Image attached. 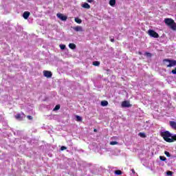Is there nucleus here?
<instances>
[{
    "label": "nucleus",
    "mask_w": 176,
    "mask_h": 176,
    "mask_svg": "<svg viewBox=\"0 0 176 176\" xmlns=\"http://www.w3.org/2000/svg\"><path fill=\"white\" fill-rule=\"evenodd\" d=\"M14 118L16 119V120H23V118H21V114L20 113L15 115Z\"/></svg>",
    "instance_id": "obj_13"
},
{
    "label": "nucleus",
    "mask_w": 176,
    "mask_h": 176,
    "mask_svg": "<svg viewBox=\"0 0 176 176\" xmlns=\"http://www.w3.org/2000/svg\"><path fill=\"white\" fill-rule=\"evenodd\" d=\"M82 8H84V9H90V5L87 3H84L82 5Z\"/></svg>",
    "instance_id": "obj_11"
},
{
    "label": "nucleus",
    "mask_w": 176,
    "mask_h": 176,
    "mask_svg": "<svg viewBox=\"0 0 176 176\" xmlns=\"http://www.w3.org/2000/svg\"><path fill=\"white\" fill-rule=\"evenodd\" d=\"M30 14H31V13H30V12L25 11L23 12V19H25V20H27L28 19V17H30Z\"/></svg>",
    "instance_id": "obj_9"
},
{
    "label": "nucleus",
    "mask_w": 176,
    "mask_h": 176,
    "mask_svg": "<svg viewBox=\"0 0 176 176\" xmlns=\"http://www.w3.org/2000/svg\"><path fill=\"white\" fill-rule=\"evenodd\" d=\"M131 171H132L133 174H135V170H134V169H131Z\"/></svg>",
    "instance_id": "obj_32"
},
{
    "label": "nucleus",
    "mask_w": 176,
    "mask_h": 176,
    "mask_svg": "<svg viewBox=\"0 0 176 176\" xmlns=\"http://www.w3.org/2000/svg\"><path fill=\"white\" fill-rule=\"evenodd\" d=\"M65 149H67V147H66V146H62L60 147V151H65Z\"/></svg>",
    "instance_id": "obj_28"
},
{
    "label": "nucleus",
    "mask_w": 176,
    "mask_h": 176,
    "mask_svg": "<svg viewBox=\"0 0 176 176\" xmlns=\"http://www.w3.org/2000/svg\"><path fill=\"white\" fill-rule=\"evenodd\" d=\"M138 136L141 137L142 138H146V135L142 132L139 133Z\"/></svg>",
    "instance_id": "obj_15"
},
{
    "label": "nucleus",
    "mask_w": 176,
    "mask_h": 176,
    "mask_svg": "<svg viewBox=\"0 0 176 176\" xmlns=\"http://www.w3.org/2000/svg\"><path fill=\"white\" fill-rule=\"evenodd\" d=\"M60 48L61 49V50H64L66 47L65 45H60Z\"/></svg>",
    "instance_id": "obj_25"
},
{
    "label": "nucleus",
    "mask_w": 176,
    "mask_h": 176,
    "mask_svg": "<svg viewBox=\"0 0 176 176\" xmlns=\"http://www.w3.org/2000/svg\"><path fill=\"white\" fill-rule=\"evenodd\" d=\"M101 105H102V107H107V105H108V101L102 100L101 102Z\"/></svg>",
    "instance_id": "obj_16"
},
{
    "label": "nucleus",
    "mask_w": 176,
    "mask_h": 176,
    "mask_svg": "<svg viewBox=\"0 0 176 176\" xmlns=\"http://www.w3.org/2000/svg\"><path fill=\"white\" fill-rule=\"evenodd\" d=\"M163 63L167 68H171V67H175L176 60L171 59H164Z\"/></svg>",
    "instance_id": "obj_3"
},
{
    "label": "nucleus",
    "mask_w": 176,
    "mask_h": 176,
    "mask_svg": "<svg viewBox=\"0 0 176 176\" xmlns=\"http://www.w3.org/2000/svg\"><path fill=\"white\" fill-rule=\"evenodd\" d=\"M58 109H60V104L56 105V106L54 108L53 111H58Z\"/></svg>",
    "instance_id": "obj_24"
},
{
    "label": "nucleus",
    "mask_w": 176,
    "mask_h": 176,
    "mask_svg": "<svg viewBox=\"0 0 176 176\" xmlns=\"http://www.w3.org/2000/svg\"><path fill=\"white\" fill-rule=\"evenodd\" d=\"M109 5L112 7L115 6V5H116V0H110Z\"/></svg>",
    "instance_id": "obj_14"
},
{
    "label": "nucleus",
    "mask_w": 176,
    "mask_h": 176,
    "mask_svg": "<svg viewBox=\"0 0 176 176\" xmlns=\"http://www.w3.org/2000/svg\"><path fill=\"white\" fill-rule=\"evenodd\" d=\"M148 34L149 36H151V38H159V34L153 30H149L148 31Z\"/></svg>",
    "instance_id": "obj_4"
},
{
    "label": "nucleus",
    "mask_w": 176,
    "mask_h": 176,
    "mask_svg": "<svg viewBox=\"0 0 176 176\" xmlns=\"http://www.w3.org/2000/svg\"><path fill=\"white\" fill-rule=\"evenodd\" d=\"M69 49H72V50H75V49H76V45H75L74 43H69Z\"/></svg>",
    "instance_id": "obj_12"
},
{
    "label": "nucleus",
    "mask_w": 176,
    "mask_h": 176,
    "mask_svg": "<svg viewBox=\"0 0 176 176\" xmlns=\"http://www.w3.org/2000/svg\"><path fill=\"white\" fill-rule=\"evenodd\" d=\"M56 16L58 19L62 20V21H67V19H68L67 16H64L63 14H57Z\"/></svg>",
    "instance_id": "obj_6"
},
{
    "label": "nucleus",
    "mask_w": 176,
    "mask_h": 176,
    "mask_svg": "<svg viewBox=\"0 0 176 176\" xmlns=\"http://www.w3.org/2000/svg\"><path fill=\"white\" fill-rule=\"evenodd\" d=\"M75 21L76 23H77L78 24H80L82 23V19H79V18H75Z\"/></svg>",
    "instance_id": "obj_19"
},
{
    "label": "nucleus",
    "mask_w": 176,
    "mask_h": 176,
    "mask_svg": "<svg viewBox=\"0 0 176 176\" xmlns=\"http://www.w3.org/2000/svg\"><path fill=\"white\" fill-rule=\"evenodd\" d=\"M27 118L29 120H32V119H33L32 116H28Z\"/></svg>",
    "instance_id": "obj_30"
},
{
    "label": "nucleus",
    "mask_w": 176,
    "mask_h": 176,
    "mask_svg": "<svg viewBox=\"0 0 176 176\" xmlns=\"http://www.w3.org/2000/svg\"><path fill=\"white\" fill-rule=\"evenodd\" d=\"M166 174L168 175H173V172H171V171H167L166 172Z\"/></svg>",
    "instance_id": "obj_29"
},
{
    "label": "nucleus",
    "mask_w": 176,
    "mask_h": 176,
    "mask_svg": "<svg viewBox=\"0 0 176 176\" xmlns=\"http://www.w3.org/2000/svg\"><path fill=\"white\" fill-rule=\"evenodd\" d=\"M114 174H116V175H122V170H115Z\"/></svg>",
    "instance_id": "obj_17"
},
{
    "label": "nucleus",
    "mask_w": 176,
    "mask_h": 176,
    "mask_svg": "<svg viewBox=\"0 0 176 176\" xmlns=\"http://www.w3.org/2000/svg\"><path fill=\"white\" fill-rule=\"evenodd\" d=\"M73 30L76 32H82V31H83V28H82V26L78 25V26L74 27Z\"/></svg>",
    "instance_id": "obj_8"
},
{
    "label": "nucleus",
    "mask_w": 176,
    "mask_h": 176,
    "mask_svg": "<svg viewBox=\"0 0 176 176\" xmlns=\"http://www.w3.org/2000/svg\"><path fill=\"white\" fill-rule=\"evenodd\" d=\"M94 133H97V129H94Z\"/></svg>",
    "instance_id": "obj_34"
},
{
    "label": "nucleus",
    "mask_w": 176,
    "mask_h": 176,
    "mask_svg": "<svg viewBox=\"0 0 176 176\" xmlns=\"http://www.w3.org/2000/svg\"><path fill=\"white\" fill-rule=\"evenodd\" d=\"M43 75L45 76V78H52L53 74H52V72L44 70Z\"/></svg>",
    "instance_id": "obj_7"
},
{
    "label": "nucleus",
    "mask_w": 176,
    "mask_h": 176,
    "mask_svg": "<svg viewBox=\"0 0 176 176\" xmlns=\"http://www.w3.org/2000/svg\"><path fill=\"white\" fill-rule=\"evenodd\" d=\"M110 41H111V42L113 43V42H115V38H111Z\"/></svg>",
    "instance_id": "obj_31"
},
{
    "label": "nucleus",
    "mask_w": 176,
    "mask_h": 176,
    "mask_svg": "<svg viewBox=\"0 0 176 176\" xmlns=\"http://www.w3.org/2000/svg\"><path fill=\"white\" fill-rule=\"evenodd\" d=\"M144 56H146V57H152V54L150 52H145Z\"/></svg>",
    "instance_id": "obj_23"
},
{
    "label": "nucleus",
    "mask_w": 176,
    "mask_h": 176,
    "mask_svg": "<svg viewBox=\"0 0 176 176\" xmlns=\"http://www.w3.org/2000/svg\"><path fill=\"white\" fill-rule=\"evenodd\" d=\"M160 135L166 142L171 143L176 141V135H173L168 131L161 132Z\"/></svg>",
    "instance_id": "obj_1"
},
{
    "label": "nucleus",
    "mask_w": 176,
    "mask_h": 176,
    "mask_svg": "<svg viewBox=\"0 0 176 176\" xmlns=\"http://www.w3.org/2000/svg\"><path fill=\"white\" fill-rule=\"evenodd\" d=\"M169 124L173 130H176V122L175 121H170Z\"/></svg>",
    "instance_id": "obj_10"
},
{
    "label": "nucleus",
    "mask_w": 176,
    "mask_h": 176,
    "mask_svg": "<svg viewBox=\"0 0 176 176\" xmlns=\"http://www.w3.org/2000/svg\"><path fill=\"white\" fill-rule=\"evenodd\" d=\"M160 160H162V162H166V160H167V158H166V157L164 156H160Z\"/></svg>",
    "instance_id": "obj_21"
},
{
    "label": "nucleus",
    "mask_w": 176,
    "mask_h": 176,
    "mask_svg": "<svg viewBox=\"0 0 176 176\" xmlns=\"http://www.w3.org/2000/svg\"><path fill=\"white\" fill-rule=\"evenodd\" d=\"M171 74H173V75H176V67L171 71Z\"/></svg>",
    "instance_id": "obj_27"
},
{
    "label": "nucleus",
    "mask_w": 176,
    "mask_h": 176,
    "mask_svg": "<svg viewBox=\"0 0 176 176\" xmlns=\"http://www.w3.org/2000/svg\"><path fill=\"white\" fill-rule=\"evenodd\" d=\"M93 65L95 67H100V61H94L92 63Z\"/></svg>",
    "instance_id": "obj_18"
},
{
    "label": "nucleus",
    "mask_w": 176,
    "mask_h": 176,
    "mask_svg": "<svg viewBox=\"0 0 176 176\" xmlns=\"http://www.w3.org/2000/svg\"><path fill=\"white\" fill-rule=\"evenodd\" d=\"M121 105L122 108H130L131 107L130 102L128 100L123 101Z\"/></svg>",
    "instance_id": "obj_5"
},
{
    "label": "nucleus",
    "mask_w": 176,
    "mask_h": 176,
    "mask_svg": "<svg viewBox=\"0 0 176 176\" xmlns=\"http://www.w3.org/2000/svg\"><path fill=\"white\" fill-rule=\"evenodd\" d=\"M164 154L166 155V156L167 157H171V154H170V153L168 151H164Z\"/></svg>",
    "instance_id": "obj_22"
},
{
    "label": "nucleus",
    "mask_w": 176,
    "mask_h": 176,
    "mask_svg": "<svg viewBox=\"0 0 176 176\" xmlns=\"http://www.w3.org/2000/svg\"><path fill=\"white\" fill-rule=\"evenodd\" d=\"M87 2H89V3H91V2H93V0H87Z\"/></svg>",
    "instance_id": "obj_33"
},
{
    "label": "nucleus",
    "mask_w": 176,
    "mask_h": 176,
    "mask_svg": "<svg viewBox=\"0 0 176 176\" xmlns=\"http://www.w3.org/2000/svg\"><path fill=\"white\" fill-rule=\"evenodd\" d=\"M110 145H118V142L112 141L110 142Z\"/></svg>",
    "instance_id": "obj_26"
},
{
    "label": "nucleus",
    "mask_w": 176,
    "mask_h": 176,
    "mask_svg": "<svg viewBox=\"0 0 176 176\" xmlns=\"http://www.w3.org/2000/svg\"><path fill=\"white\" fill-rule=\"evenodd\" d=\"M139 54H142V53H141V52H139Z\"/></svg>",
    "instance_id": "obj_35"
},
{
    "label": "nucleus",
    "mask_w": 176,
    "mask_h": 176,
    "mask_svg": "<svg viewBox=\"0 0 176 176\" xmlns=\"http://www.w3.org/2000/svg\"><path fill=\"white\" fill-rule=\"evenodd\" d=\"M164 23L168 27H170L173 31H176V23L173 19L166 18L164 19Z\"/></svg>",
    "instance_id": "obj_2"
},
{
    "label": "nucleus",
    "mask_w": 176,
    "mask_h": 176,
    "mask_svg": "<svg viewBox=\"0 0 176 176\" xmlns=\"http://www.w3.org/2000/svg\"><path fill=\"white\" fill-rule=\"evenodd\" d=\"M76 119L77 122H82V117L79 116H76Z\"/></svg>",
    "instance_id": "obj_20"
}]
</instances>
